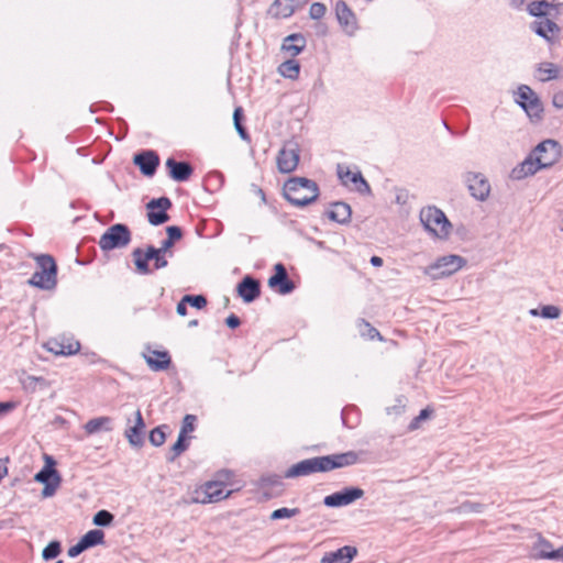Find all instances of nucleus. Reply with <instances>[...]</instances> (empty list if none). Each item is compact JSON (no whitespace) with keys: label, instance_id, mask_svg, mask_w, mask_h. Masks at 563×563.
Segmentation results:
<instances>
[{"label":"nucleus","instance_id":"nucleus-29","mask_svg":"<svg viewBox=\"0 0 563 563\" xmlns=\"http://www.w3.org/2000/svg\"><path fill=\"white\" fill-rule=\"evenodd\" d=\"M307 45L306 37L301 33L287 35L282 43V51L288 53L291 58L298 56Z\"/></svg>","mask_w":563,"mask_h":563},{"label":"nucleus","instance_id":"nucleus-36","mask_svg":"<svg viewBox=\"0 0 563 563\" xmlns=\"http://www.w3.org/2000/svg\"><path fill=\"white\" fill-rule=\"evenodd\" d=\"M533 550L536 551L534 558L542 560H553L552 555L549 553L555 552L552 543L543 537H539L538 542L533 545Z\"/></svg>","mask_w":563,"mask_h":563},{"label":"nucleus","instance_id":"nucleus-34","mask_svg":"<svg viewBox=\"0 0 563 563\" xmlns=\"http://www.w3.org/2000/svg\"><path fill=\"white\" fill-rule=\"evenodd\" d=\"M224 184V175L221 172L213 170L206 175L203 179V188L208 192L219 191Z\"/></svg>","mask_w":563,"mask_h":563},{"label":"nucleus","instance_id":"nucleus-42","mask_svg":"<svg viewBox=\"0 0 563 563\" xmlns=\"http://www.w3.org/2000/svg\"><path fill=\"white\" fill-rule=\"evenodd\" d=\"M114 521V515L109 510L101 509L97 511L92 518V523L97 527L107 528Z\"/></svg>","mask_w":563,"mask_h":563},{"label":"nucleus","instance_id":"nucleus-19","mask_svg":"<svg viewBox=\"0 0 563 563\" xmlns=\"http://www.w3.org/2000/svg\"><path fill=\"white\" fill-rule=\"evenodd\" d=\"M235 290L244 303H251L261 296V282L252 275H245L238 283Z\"/></svg>","mask_w":563,"mask_h":563},{"label":"nucleus","instance_id":"nucleus-28","mask_svg":"<svg viewBox=\"0 0 563 563\" xmlns=\"http://www.w3.org/2000/svg\"><path fill=\"white\" fill-rule=\"evenodd\" d=\"M331 209L327 211V217L339 224H349L352 218V208L344 201L331 202Z\"/></svg>","mask_w":563,"mask_h":563},{"label":"nucleus","instance_id":"nucleus-22","mask_svg":"<svg viewBox=\"0 0 563 563\" xmlns=\"http://www.w3.org/2000/svg\"><path fill=\"white\" fill-rule=\"evenodd\" d=\"M338 176L344 185H347V181L352 183L358 194L372 195L371 186L360 170L351 172L349 168H346L343 172L339 166Z\"/></svg>","mask_w":563,"mask_h":563},{"label":"nucleus","instance_id":"nucleus-58","mask_svg":"<svg viewBox=\"0 0 563 563\" xmlns=\"http://www.w3.org/2000/svg\"><path fill=\"white\" fill-rule=\"evenodd\" d=\"M234 128L243 141L251 143V135L243 123L234 124Z\"/></svg>","mask_w":563,"mask_h":563},{"label":"nucleus","instance_id":"nucleus-38","mask_svg":"<svg viewBox=\"0 0 563 563\" xmlns=\"http://www.w3.org/2000/svg\"><path fill=\"white\" fill-rule=\"evenodd\" d=\"M80 539L88 550L104 543V532L101 529H91L87 531Z\"/></svg>","mask_w":563,"mask_h":563},{"label":"nucleus","instance_id":"nucleus-12","mask_svg":"<svg viewBox=\"0 0 563 563\" xmlns=\"http://www.w3.org/2000/svg\"><path fill=\"white\" fill-rule=\"evenodd\" d=\"M172 206V200L166 196L150 200L146 203L148 223L154 227L166 223L169 220L167 211Z\"/></svg>","mask_w":563,"mask_h":563},{"label":"nucleus","instance_id":"nucleus-1","mask_svg":"<svg viewBox=\"0 0 563 563\" xmlns=\"http://www.w3.org/2000/svg\"><path fill=\"white\" fill-rule=\"evenodd\" d=\"M358 462L354 451L314 456L292 464L284 474L286 478L309 476L314 473H327L336 468L347 467Z\"/></svg>","mask_w":563,"mask_h":563},{"label":"nucleus","instance_id":"nucleus-62","mask_svg":"<svg viewBox=\"0 0 563 563\" xmlns=\"http://www.w3.org/2000/svg\"><path fill=\"white\" fill-rule=\"evenodd\" d=\"M187 305H188L187 301H184V297H183L176 306V312L179 316L185 317L187 314Z\"/></svg>","mask_w":563,"mask_h":563},{"label":"nucleus","instance_id":"nucleus-41","mask_svg":"<svg viewBox=\"0 0 563 563\" xmlns=\"http://www.w3.org/2000/svg\"><path fill=\"white\" fill-rule=\"evenodd\" d=\"M165 429H168L167 424L155 427L150 431L148 441L153 446H162L166 441Z\"/></svg>","mask_w":563,"mask_h":563},{"label":"nucleus","instance_id":"nucleus-56","mask_svg":"<svg viewBox=\"0 0 563 563\" xmlns=\"http://www.w3.org/2000/svg\"><path fill=\"white\" fill-rule=\"evenodd\" d=\"M408 197H409V192L407 189L405 188H399L396 190V203L397 205H400V206H404L407 203L408 201Z\"/></svg>","mask_w":563,"mask_h":563},{"label":"nucleus","instance_id":"nucleus-31","mask_svg":"<svg viewBox=\"0 0 563 563\" xmlns=\"http://www.w3.org/2000/svg\"><path fill=\"white\" fill-rule=\"evenodd\" d=\"M111 423L112 419L110 417L103 416L88 420L84 426V429L88 434L97 433L100 430L111 431Z\"/></svg>","mask_w":563,"mask_h":563},{"label":"nucleus","instance_id":"nucleus-9","mask_svg":"<svg viewBox=\"0 0 563 563\" xmlns=\"http://www.w3.org/2000/svg\"><path fill=\"white\" fill-rule=\"evenodd\" d=\"M46 464L34 475V481L44 485L42 497H52L62 483V476L56 470V462L52 456H45Z\"/></svg>","mask_w":563,"mask_h":563},{"label":"nucleus","instance_id":"nucleus-54","mask_svg":"<svg viewBox=\"0 0 563 563\" xmlns=\"http://www.w3.org/2000/svg\"><path fill=\"white\" fill-rule=\"evenodd\" d=\"M357 411L358 410L355 406H346L342 409L341 419H342V423L344 427L353 428L355 426V423L350 420L349 416H350V413L357 415Z\"/></svg>","mask_w":563,"mask_h":563},{"label":"nucleus","instance_id":"nucleus-11","mask_svg":"<svg viewBox=\"0 0 563 563\" xmlns=\"http://www.w3.org/2000/svg\"><path fill=\"white\" fill-rule=\"evenodd\" d=\"M233 490H224V487L213 481H208L195 492L192 503L212 504L224 500L231 496Z\"/></svg>","mask_w":563,"mask_h":563},{"label":"nucleus","instance_id":"nucleus-21","mask_svg":"<svg viewBox=\"0 0 563 563\" xmlns=\"http://www.w3.org/2000/svg\"><path fill=\"white\" fill-rule=\"evenodd\" d=\"M145 421L143 419L142 412L140 409L135 411V422L134 426L129 427L124 431V435L129 442V444L135 449H141L144 443V430H145Z\"/></svg>","mask_w":563,"mask_h":563},{"label":"nucleus","instance_id":"nucleus-63","mask_svg":"<svg viewBox=\"0 0 563 563\" xmlns=\"http://www.w3.org/2000/svg\"><path fill=\"white\" fill-rule=\"evenodd\" d=\"M251 187H252L253 192L261 198L263 203L266 205L267 203V199H266V195H265L264 190L260 186H257L255 184H252Z\"/></svg>","mask_w":563,"mask_h":563},{"label":"nucleus","instance_id":"nucleus-49","mask_svg":"<svg viewBox=\"0 0 563 563\" xmlns=\"http://www.w3.org/2000/svg\"><path fill=\"white\" fill-rule=\"evenodd\" d=\"M260 485L262 487H274L283 485V477L278 474L263 475L260 478Z\"/></svg>","mask_w":563,"mask_h":563},{"label":"nucleus","instance_id":"nucleus-13","mask_svg":"<svg viewBox=\"0 0 563 563\" xmlns=\"http://www.w3.org/2000/svg\"><path fill=\"white\" fill-rule=\"evenodd\" d=\"M464 181L470 195L478 200L486 201L490 194V183L483 173L467 172Z\"/></svg>","mask_w":563,"mask_h":563},{"label":"nucleus","instance_id":"nucleus-59","mask_svg":"<svg viewBox=\"0 0 563 563\" xmlns=\"http://www.w3.org/2000/svg\"><path fill=\"white\" fill-rule=\"evenodd\" d=\"M15 407L16 402L14 401H0V416L12 411Z\"/></svg>","mask_w":563,"mask_h":563},{"label":"nucleus","instance_id":"nucleus-7","mask_svg":"<svg viewBox=\"0 0 563 563\" xmlns=\"http://www.w3.org/2000/svg\"><path fill=\"white\" fill-rule=\"evenodd\" d=\"M467 261L460 255L451 254L439 257L426 268V274L432 279L449 277L466 265Z\"/></svg>","mask_w":563,"mask_h":563},{"label":"nucleus","instance_id":"nucleus-2","mask_svg":"<svg viewBox=\"0 0 563 563\" xmlns=\"http://www.w3.org/2000/svg\"><path fill=\"white\" fill-rule=\"evenodd\" d=\"M319 196L318 184L307 177H290L283 187V197L297 208H305L316 202Z\"/></svg>","mask_w":563,"mask_h":563},{"label":"nucleus","instance_id":"nucleus-48","mask_svg":"<svg viewBox=\"0 0 563 563\" xmlns=\"http://www.w3.org/2000/svg\"><path fill=\"white\" fill-rule=\"evenodd\" d=\"M484 508H485L484 504L466 500V501H463L457 507V510H459V512H464V514H468V512L479 514V512L484 511Z\"/></svg>","mask_w":563,"mask_h":563},{"label":"nucleus","instance_id":"nucleus-57","mask_svg":"<svg viewBox=\"0 0 563 563\" xmlns=\"http://www.w3.org/2000/svg\"><path fill=\"white\" fill-rule=\"evenodd\" d=\"M225 325L229 328V329H236L240 327L241 324V319L234 314V313H231L229 314L227 318H225Z\"/></svg>","mask_w":563,"mask_h":563},{"label":"nucleus","instance_id":"nucleus-61","mask_svg":"<svg viewBox=\"0 0 563 563\" xmlns=\"http://www.w3.org/2000/svg\"><path fill=\"white\" fill-rule=\"evenodd\" d=\"M244 120V112L242 107H236L233 111V123L239 124L243 123Z\"/></svg>","mask_w":563,"mask_h":563},{"label":"nucleus","instance_id":"nucleus-64","mask_svg":"<svg viewBox=\"0 0 563 563\" xmlns=\"http://www.w3.org/2000/svg\"><path fill=\"white\" fill-rule=\"evenodd\" d=\"M398 402H399V405H396V406L387 408V413L388 415H390L393 412L396 413V415H400V413L404 412L405 405L401 404V399H398Z\"/></svg>","mask_w":563,"mask_h":563},{"label":"nucleus","instance_id":"nucleus-45","mask_svg":"<svg viewBox=\"0 0 563 563\" xmlns=\"http://www.w3.org/2000/svg\"><path fill=\"white\" fill-rule=\"evenodd\" d=\"M300 514L299 508H278L272 511L269 519L273 521L280 520V519H288L291 517H295Z\"/></svg>","mask_w":563,"mask_h":563},{"label":"nucleus","instance_id":"nucleus-40","mask_svg":"<svg viewBox=\"0 0 563 563\" xmlns=\"http://www.w3.org/2000/svg\"><path fill=\"white\" fill-rule=\"evenodd\" d=\"M62 553V543L58 540H52L42 551V559L45 562L55 560Z\"/></svg>","mask_w":563,"mask_h":563},{"label":"nucleus","instance_id":"nucleus-8","mask_svg":"<svg viewBox=\"0 0 563 563\" xmlns=\"http://www.w3.org/2000/svg\"><path fill=\"white\" fill-rule=\"evenodd\" d=\"M515 101L532 122L542 120L543 104L536 92L527 85H520Z\"/></svg>","mask_w":563,"mask_h":563},{"label":"nucleus","instance_id":"nucleus-37","mask_svg":"<svg viewBox=\"0 0 563 563\" xmlns=\"http://www.w3.org/2000/svg\"><path fill=\"white\" fill-rule=\"evenodd\" d=\"M550 2L548 0H533L527 5L529 15L534 18H545L550 14Z\"/></svg>","mask_w":563,"mask_h":563},{"label":"nucleus","instance_id":"nucleus-51","mask_svg":"<svg viewBox=\"0 0 563 563\" xmlns=\"http://www.w3.org/2000/svg\"><path fill=\"white\" fill-rule=\"evenodd\" d=\"M37 382H43V377L29 375L21 380L22 387L26 393H35L37 390Z\"/></svg>","mask_w":563,"mask_h":563},{"label":"nucleus","instance_id":"nucleus-4","mask_svg":"<svg viewBox=\"0 0 563 563\" xmlns=\"http://www.w3.org/2000/svg\"><path fill=\"white\" fill-rule=\"evenodd\" d=\"M167 253L163 249H158L152 244L145 249L136 247L131 255L135 272L139 275H150L154 271H158L168 266Z\"/></svg>","mask_w":563,"mask_h":563},{"label":"nucleus","instance_id":"nucleus-33","mask_svg":"<svg viewBox=\"0 0 563 563\" xmlns=\"http://www.w3.org/2000/svg\"><path fill=\"white\" fill-rule=\"evenodd\" d=\"M268 13L276 19H287L295 13V7L291 3H285L284 0H275Z\"/></svg>","mask_w":563,"mask_h":563},{"label":"nucleus","instance_id":"nucleus-23","mask_svg":"<svg viewBox=\"0 0 563 563\" xmlns=\"http://www.w3.org/2000/svg\"><path fill=\"white\" fill-rule=\"evenodd\" d=\"M542 164L537 162L533 154H529L520 164L512 168L510 177L514 180H521L528 176L534 175L538 170L543 169Z\"/></svg>","mask_w":563,"mask_h":563},{"label":"nucleus","instance_id":"nucleus-10","mask_svg":"<svg viewBox=\"0 0 563 563\" xmlns=\"http://www.w3.org/2000/svg\"><path fill=\"white\" fill-rule=\"evenodd\" d=\"M532 154L537 162L544 165L543 169L550 168L560 161L562 146L558 141L548 139L540 142L532 151Z\"/></svg>","mask_w":563,"mask_h":563},{"label":"nucleus","instance_id":"nucleus-35","mask_svg":"<svg viewBox=\"0 0 563 563\" xmlns=\"http://www.w3.org/2000/svg\"><path fill=\"white\" fill-rule=\"evenodd\" d=\"M278 73L288 79H297L300 74V64L295 58H289L278 66Z\"/></svg>","mask_w":563,"mask_h":563},{"label":"nucleus","instance_id":"nucleus-44","mask_svg":"<svg viewBox=\"0 0 563 563\" xmlns=\"http://www.w3.org/2000/svg\"><path fill=\"white\" fill-rule=\"evenodd\" d=\"M538 71L545 75V77L540 78L541 81H549L559 77V68L553 63H540Z\"/></svg>","mask_w":563,"mask_h":563},{"label":"nucleus","instance_id":"nucleus-6","mask_svg":"<svg viewBox=\"0 0 563 563\" xmlns=\"http://www.w3.org/2000/svg\"><path fill=\"white\" fill-rule=\"evenodd\" d=\"M132 241V232L128 224L110 225L100 236L99 246L103 253L126 247Z\"/></svg>","mask_w":563,"mask_h":563},{"label":"nucleus","instance_id":"nucleus-52","mask_svg":"<svg viewBox=\"0 0 563 563\" xmlns=\"http://www.w3.org/2000/svg\"><path fill=\"white\" fill-rule=\"evenodd\" d=\"M234 476V473L230 470L223 468L214 474V478L212 479L217 484L225 487L227 484L231 481V478Z\"/></svg>","mask_w":563,"mask_h":563},{"label":"nucleus","instance_id":"nucleus-14","mask_svg":"<svg viewBox=\"0 0 563 563\" xmlns=\"http://www.w3.org/2000/svg\"><path fill=\"white\" fill-rule=\"evenodd\" d=\"M364 490L356 486H347L323 498V505L329 508H341L353 504L364 496Z\"/></svg>","mask_w":563,"mask_h":563},{"label":"nucleus","instance_id":"nucleus-47","mask_svg":"<svg viewBox=\"0 0 563 563\" xmlns=\"http://www.w3.org/2000/svg\"><path fill=\"white\" fill-rule=\"evenodd\" d=\"M540 317L543 319L554 320L561 316V309L554 305L540 306Z\"/></svg>","mask_w":563,"mask_h":563},{"label":"nucleus","instance_id":"nucleus-17","mask_svg":"<svg viewBox=\"0 0 563 563\" xmlns=\"http://www.w3.org/2000/svg\"><path fill=\"white\" fill-rule=\"evenodd\" d=\"M334 12L343 32L349 36H353L358 30V21L354 11L344 0H338L334 4Z\"/></svg>","mask_w":563,"mask_h":563},{"label":"nucleus","instance_id":"nucleus-39","mask_svg":"<svg viewBox=\"0 0 563 563\" xmlns=\"http://www.w3.org/2000/svg\"><path fill=\"white\" fill-rule=\"evenodd\" d=\"M358 329L361 335L364 338H367L369 340L377 339L378 341H384V338L380 335L379 331L365 319L358 320Z\"/></svg>","mask_w":563,"mask_h":563},{"label":"nucleus","instance_id":"nucleus-53","mask_svg":"<svg viewBox=\"0 0 563 563\" xmlns=\"http://www.w3.org/2000/svg\"><path fill=\"white\" fill-rule=\"evenodd\" d=\"M327 7L321 2H313L309 8V16L312 20H320L324 16Z\"/></svg>","mask_w":563,"mask_h":563},{"label":"nucleus","instance_id":"nucleus-50","mask_svg":"<svg viewBox=\"0 0 563 563\" xmlns=\"http://www.w3.org/2000/svg\"><path fill=\"white\" fill-rule=\"evenodd\" d=\"M197 421V417L195 415L187 413L183 418L181 427L179 433L183 435H188L189 432L195 430V422Z\"/></svg>","mask_w":563,"mask_h":563},{"label":"nucleus","instance_id":"nucleus-24","mask_svg":"<svg viewBox=\"0 0 563 563\" xmlns=\"http://www.w3.org/2000/svg\"><path fill=\"white\" fill-rule=\"evenodd\" d=\"M45 349L55 354L62 356H69L76 354L80 350V343L78 341H69V340H57L52 339L48 340L44 344Z\"/></svg>","mask_w":563,"mask_h":563},{"label":"nucleus","instance_id":"nucleus-26","mask_svg":"<svg viewBox=\"0 0 563 563\" xmlns=\"http://www.w3.org/2000/svg\"><path fill=\"white\" fill-rule=\"evenodd\" d=\"M532 30L537 35L544 38L548 43L554 44L556 37L561 32V27L550 19H545L543 22H532Z\"/></svg>","mask_w":563,"mask_h":563},{"label":"nucleus","instance_id":"nucleus-46","mask_svg":"<svg viewBox=\"0 0 563 563\" xmlns=\"http://www.w3.org/2000/svg\"><path fill=\"white\" fill-rule=\"evenodd\" d=\"M184 301L197 310L206 308L208 303L207 297L203 295H185Z\"/></svg>","mask_w":563,"mask_h":563},{"label":"nucleus","instance_id":"nucleus-3","mask_svg":"<svg viewBox=\"0 0 563 563\" xmlns=\"http://www.w3.org/2000/svg\"><path fill=\"white\" fill-rule=\"evenodd\" d=\"M36 264V269L27 280V284L41 290H54L57 286L58 266L51 254H31Z\"/></svg>","mask_w":563,"mask_h":563},{"label":"nucleus","instance_id":"nucleus-60","mask_svg":"<svg viewBox=\"0 0 563 563\" xmlns=\"http://www.w3.org/2000/svg\"><path fill=\"white\" fill-rule=\"evenodd\" d=\"M552 104L556 109H563V90L558 91L553 95Z\"/></svg>","mask_w":563,"mask_h":563},{"label":"nucleus","instance_id":"nucleus-15","mask_svg":"<svg viewBox=\"0 0 563 563\" xmlns=\"http://www.w3.org/2000/svg\"><path fill=\"white\" fill-rule=\"evenodd\" d=\"M132 162L144 177L152 178L157 172L161 158L154 150H141L133 155Z\"/></svg>","mask_w":563,"mask_h":563},{"label":"nucleus","instance_id":"nucleus-20","mask_svg":"<svg viewBox=\"0 0 563 563\" xmlns=\"http://www.w3.org/2000/svg\"><path fill=\"white\" fill-rule=\"evenodd\" d=\"M168 177L177 183L187 181L194 174L192 165L187 161H177L168 157L165 162Z\"/></svg>","mask_w":563,"mask_h":563},{"label":"nucleus","instance_id":"nucleus-25","mask_svg":"<svg viewBox=\"0 0 563 563\" xmlns=\"http://www.w3.org/2000/svg\"><path fill=\"white\" fill-rule=\"evenodd\" d=\"M145 362L153 372H163L172 365V357L168 351L151 350L144 354Z\"/></svg>","mask_w":563,"mask_h":563},{"label":"nucleus","instance_id":"nucleus-43","mask_svg":"<svg viewBox=\"0 0 563 563\" xmlns=\"http://www.w3.org/2000/svg\"><path fill=\"white\" fill-rule=\"evenodd\" d=\"M433 413H434V409L430 406L421 409L419 415L416 416L408 424V427H407L408 431L418 430L421 426V422L430 419Z\"/></svg>","mask_w":563,"mask_h":563},{"label":"nucleus","instance_id":"nucleus-32","mask_svg":"<svg viewBox=\"0 0 563 563\" xmlns=\"http://www.w3.org/2000/svg\"><path fill=\"white\" fill-rule=\"evenodd\" d=\"M167 236L162 240L161 246L158 249H163V251L169 252V249H173L176 242L183 239V229L178 225H168L166 228Z\"/></svg>","mask_w":563,"mask_h":563},{"label":"nucleus","instance_id":"nucleus-18","mask_svg":"<svg viewBox=\"0 0 563 563\" xmlns=\"http://www.w3.org/2000/svg\"><path fill=\"white\" fill-rule=\"evenodd\" d=\"M274 275L268 278V286L276 289L279 295H288L294 291L295 283L289 278L287 269L283 263L274 266Z\"/></svg>","mask_w":563,"mask_h":563},{"label":"nucleus","instance_id":"nucleus-30","mask_svg":"<svg viewBox=\"0 0 563 563\" xmlns=\"http://www.w3.org/2000/svg\"><path fill=\"white\" fill-rule=\"evenodd\" d=\"M191 437L183 435L178 433L176 442L169 448L166 454V461L173 463L178 456H180L188 448Z\"/></svg>","mask_w":563,"mask_h":563},{"label":"nucleus","instance_id":"nucleus-27","mask_svg":"<svg viewBox=\"0 0 563 563\" xmlns=\"http://www.w3.org/2000/svg\"><path fill=\"white\" fill-rule=\"evenodd\" d=\"M357 555V549L352 545H344L335 551L327 552L321 559V563H351Z\"/></svg>","mask_w":563,"mask_h":563},{"label":"nucleus","instance_id":"nucleus-5","mask_svg":"<svg viewBox=\"0 0 563 563\" xmlns=\"http://www.w3.org/2000/svg\"><path fill=\"white\" fill-rule=\"evenodd\" d=\"M420 222L424 230L432 236L440 240H446L452 228L445 213L435 206H428L420 210Z\"/></svg>","mask_w":563,"mask_h":563},{"label":"nucleus","instance_id":"nucleus-16","mask_svg":"<svg viewBox=\"0 0 563 563\" xmlns=\"http://www.w3.org/2000/svg\"><path fill=\"white\" fill-rule=\"evenodd\" d=\"M299 145L296 142L286 143L276 158L278 172L282 174L294 172L299 163Z\"/></svg>","mask_w":563,"mask_h":563},{"label":"nucleus","instance_id":"nucleus-55","mask_svg":"<svg viewBox=\"0 0 563 563\" xmlns=\"http://www.w3.org/2000/svg\"><path fill=\"white\" fill-rule=\"evenodd\" d=\"M87 548L85 547L84 542L81 541V539H79V541L71 545L68 551H67V555L70 558V559H75L77 558L78 555H80L84 551H86Z\"/></svg>","mask_w":563,"mask_h":563}]
</instances>
